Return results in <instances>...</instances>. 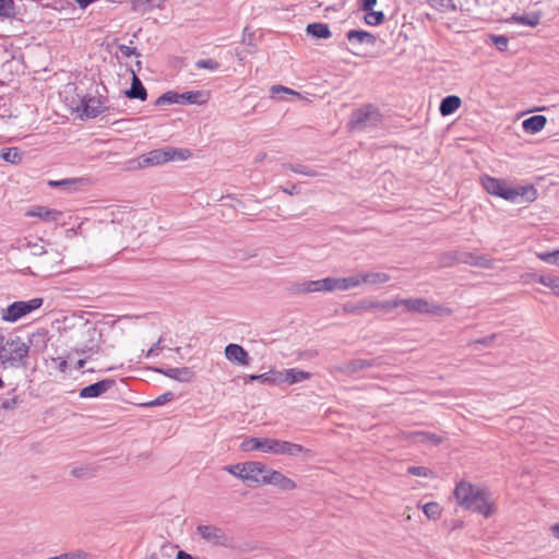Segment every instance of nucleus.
Segmentation results:
<instances>
[{
    "label": "nucleus",
    "mask_w": 559,
    "mask_h": 559,
    "mask_svg": "<svg viewBox=\"0 0 559 559\" xmlns=\"http://www.w3.org/2000/svg\"><path fill=\"white\" fill-rule=\"evenodd\" d=\"M145 226L146 221L142 213L117 211L110 222L102 223L100 242L111 249L124 248L128 240L138 238Z\"/></svg>",
    "instance_id": "nucleus-1"
},
{
    "label": "nucleus",
    "mask_w": 559,
    "mask_h": 559,
    "mask_svg": "<svg viewBox=\"0 0 559 559\" xmlns=\"http://www.w3.org/2000/svg\"><path fill=\"white\" fill-rule=\"evenodd\" d=\"M454 497L462 508L478 512L486 518L495 512L489 492L469 483L460 481L454 489Z\"/></svg>",
    "instance_id": "nucleus-2"
},
{
    "label": "nucleus",
    "mask_w": 559,
    "mask_h": 559,
    "mask_svg": "<svg viewBox=\"0 0 559 559\" xmlns=\"http://www.w3.org/2000/svg\"><path fill=\"white\" fill-rule=\"evenodd\" d=\"M0 335V359L5 367L21 368L27 365L29 346L20 337L11 340L5 345Z\"/></svg>",
    "instance_id": "nucleus-3"
},
{
    "label": "nucleus",
    "mask_w": 559,
    "mask_h": 559,
    "mask_svg": "<svg viewBox=\"0 0 559 559\" xmlns=\"http://www.w3.org/2000/svg\"><path fill=\"white\" fill-rule=\"evenodd\" d=\"M381 122V114L372 105H366L354 110L350 115L348 128L352 131H362L376 128Z\"/></svg>",
    "instance_id": "nucleus-4"
},
{
    "label": "nucleus",
    "mask_w": 559,
    "mask_h": 559,
    "mask_svg": "<svg viewBox=\"0 0 559 559\" xmlns=\"http://www.w3.org/2000/svg\"><path fill=\"white\" fill-rule=\"evenodd\" d=\"M403 307L406 312L430 314L436 317H448L452 310L439 304H433L424 298L403 299Z\"/></svg>",
    "instance_id": "nucleus-5"
},
{
    "label": "nucleus",
    "mask_w": 559,
    "mask_h": 559,
    "mask_svg": "<svg viewBox=\"0 0 559 559\" xmlns=\"http://www.w3.org/2000/svg\"><path fill=\"white\" fill-rule=\"evenodd\" d=\"M264 453L295 457L299 455H310L311 451L290 441L264 438Z\"/></svg>",
    "instance_id": "nucleus-6"
},
{
    "label": "nucleus",
    "mask_w": 559,
    "mask_h": 559,
    "mask_svg": "<svg viewBox=\"0 0 559 559\" xmlns=\"http://www.w3.org/2000/svg\"><path fill=\"white\" fill-rule=\"evenodd\" d=\"M43 298H33L26 301H14L2 310L1 319L7 322H15L24 316L43 306Z\"/></svg>",
    "instance_id": "nucleus-7"
},
{
    "label": "nucleus",
    "mask_w": 559,
    "mask_h": 559,
    "mask_svg": "<svg viewBox=\"0 0 559 559\" xmlns=\"http://www.w3.org/2000/svg\"><path fill=\"white\" fill-rule=\"evenodd\" d=\"M197 533L202 539L213 546L230 547L233 545V538L222 527L216 525H198Z\"/></svg>",
    "instance_id": "nucleus-8"
},
{
    "label": "nucleus",
    "mask_w": 559,
    "mask_h": 559,
    "mask_svg": "<svg viewBox=\"0 0 559 559\" xmlns=\"http://www.w3.org/2000/svg\"><path fill=\"white\" fill-rule=\"evenodd\" d=\"M480 181L488 193L514 202L516 192L511 191V188L507 187L504 181L490 176H483Z\"/></svg>",
    "instance_id": "nucleus-9"
},
{
    "label": "nucleus",
    "mask_w": 559,
    "mask_h": 559,
    "mask_svg": "<svg viewBox=\"0 0 559 559\" xmlns=\"http://www.w3.org/2000/svg\"><path fill=\"white\" fill-rule=\"evenodd\" d=\"M270 471L271 468L261 462H247L245 481H250L258 486H264L266 485Z\"/></svg>",
    "instance_id": "nucleus-10"
},
{
    "label": "nucleus",
    "mask_w": 559,
    "mask_h": 559,
    "mask_svg": "<svg viewBox=\"0 0 559 559\" xmlns=\"http://www.w3.org/2000/svg\"><path fill=\"white\" fill-rule=\"evenodd\" d=\"M295 294L330 293L329 277L316 281H305L293 286Z\"/></svg>",
    "instance_id": "nucleus-11"
},
{
    "label": "nucleus",
    "mask_w": 559,
    "mask_h": 559,
    "mask_svg": "<svg viewBox=\"0 0 559 559\" xmlns=\"http://www.w3.org/2000/svg\"><path fill=\"white\" fill-rule=\"evenodd\" d=\"M78 110L81 111V115L85 116L86 118H95L105 110V107L99 98L91 96L84 97L81 100Z\"/></svg>",
    "instance_id": "nucleus-12"
},
{
    "label": "nucleus",
    "mask_w": 559,
    "mask_h": 559,
    "mask_svg": "<svg viewBox=\"0 0 559 559\" xmlns=\"http://www.w3.org/2000/svg\"><path fill=\"white\" fill-rule=\"evenodd\" d=\"M266 485H273L282 491H293L297 488L295 480L272 468L269 473Z\"/></svg>",
    "instance_id": "nucleus-13"
},
{
    "label": "nucleus",
    "mask_w": 559,
    "mask_h": 559,
    "mask_svg": "<svg viewBox=\"0 0 559 559\" xmlns=\"http://www.w3.org/2000/svg\"><path fill=\"white\" fill-rule=\"evenodd\" d=\"M25 216L37 217L43 222L52 223L60 219V217L62 216V212L55 209L37 205L26 211Z\"/></svg>",
    "instance_id": "nucleus-14"
},
{
    "label": "nucleus",
    "mask_w": 559,
    "mask_h": 559,
    "mask_svg": "<svg viewBox=\"0 0 559 559\" xmlns=\"http://www.w3.org/2000/svg\"><path fill=\"white\" fill-rule=\"evenodd\" d=\"M115 384V381L111 379H105L98 382H95L93 384H90L85 388H83L80 391V397L82 399H91V397H98L105 392H107L112 385Z\"/></svg>",
    "instance_id": "nucleus-15"
},
{
    "label": "nucleus",
    "mask_w": 559,
    "mask_h": 559,
    "mask_svg": "<svg viewBox=\"0 0 559 559\" xmlns=\"http://www.w3.org/2000/svg\"><path fill=\"white\" fill-rule=\"evenodd\" d=\"M330 293L336 290H348L360 285L358 274L347 277H332L329 276Z\"/></svg>",
    "instance_id": "nucleus-16"
},
{
    "label": "nucleus",
    "mask_w": 559,
    "mask_h": 559,
    "mask_svg": "<svg viewBox=\"0 0 559 559\" xmlns=\"http://www.w3.org/2000/svg\"><path fill=\"white\" fill-rule=\"evenodd\" d=\"M225 356L229 361L236 362L240 366L249 365V354L248 352L238 344H228L225 347Z\"/></svg>",
    "instance_id": "nucleus-17"
},
{
    "label": "nucleus",
    "mask_w": 559,
    "mask_h": 559,
    "mask_svg": "<svg viewBox=\"0 0 559 559\" xmlns=\"http://www.w3.org/2000/svg\"><path fill=\"white\" fill-rule=\"evenodd\" d=\"M376 365H377L376 360L353 359V360H349V361L336 367V370L344 374L350 376V374H354L364 369L373 367Z\"/></svg>",
    "instance_id": "nucleus-18"
},
{
    "label": "nucleus",
    "mask_w": 559,
    "mask_h": 559,
    "mask_svg": "<svg viewBox=\"0 0 559 559\" xmlns=\"http://www.w3.org/2000/svg\"><path fill=\"white\" fill-rule=\"evenodd\" d=\"M157 372L174 379L179 382H189L193 379L194 372L189 367H180V368H160L156 369Z\"/></svg>",
    "instance_id": "nucleus-19"
},
{
    "label": "nucleus",
    "mask_w": 559,
    "mask_h": 559,
    "mask_svg": "<svg viewBox=\"0 0 559 559\" xmlns=\"http://www.w3.org/2000/svg\"><path fill=\"white\" fill-rule=\"evenodd\" d=\"M406 439L412 440L417 443H430L433 445H438L443 441L441 436H438L433 432L429 431H413L406 435Z\"/></svg>",
    "instance_id": "nucleus-20"
},
{
    "label": "nucleus",
    "mask_w": 559,
    "mask_h": 559,
    "mask_svg": "<svg viewBox=\"0 0 559 559\" xmlns=\"http://www.w3.org/2000/svg\"><path fill=\"white\" fill-rule=\"evenodd\" d=\"M43 238L26 237L20 240V248L27 249L33 255H44L46 249Z\"/></svg>",
    "instance_id": "nucleus-21"
},
{
    "label": "nucleus",
    "mask_w": 559,
    "mask_h": 559,
    "mask_svg": "<svg viewBox=\"0 0 559 559\" xmlns=\"http://www.w3.org/2000/svg\"><path fill=\"white\" fill-rule=\"evenodd\" d=\"M132 82L129 90L124 92L126 96L131 99H140L145 100L147 97V92L143 86L141 80L135 75L134 71H132Z\"/></svg>",
    "instance_id": "nucleus-22"
},
{
    "label": "nucleus",
    "mask_w": 559,
    "mask_h": 559,
    "mask_svg": "<svg viewBox=\"0 0 559 559\" xmlns=\"http://www.w3.org/2000/svg\"><path fill=\"white\" fill-rule=\"evenodd\" d=\"M346 37L349 41H356L358 44H366L369 46H374L377 43V37L367 31L350 29L347 32Z\"/></svg>",
    "instance_id": "nucleus-23"
},
{
    "label": "nucleus",
    "mask_w": 559,
    "mask_h": 559,
    "mask_svg": "<svg viewBox=\"0 0 559 559\" xmlns=\"http://www.w3.org/2000/svg\"><path fill=\"white\" fill-rule=\"evenodd\" d=\"M360 284H369V285H380L388 283L391 277L388 273L384 272H365L358 274Z\"/></svg>",
    "instance_id": "nucleus-24"
},
{
    "label": "nucleus",
    "mask_w": 559,
    "mask_h": 559,
    "mask_svg": "<svg viewBox=\"0 0 559 559\" xmlns=\"http://www.w3.org/2000/svg\"><path fill=\"white\" fill-rule=\"evenodd\" d=\"M281 380L288 384L302 382L309 380L311 377L309 372L296 368L287 369L283 373H281Z\"/></svg>",
    "instance_id": "nucleus-25"
},
{
    "label": "nucleus",
    "mask_w": 559,
    "mask_h": 559,
    "mask_svg": "<svg viewBox=\"0 0 559 559\" xmlns=\"http://www.w3.org/2000/svg\"><path fill=\"white\" fill-rule=\"evenodd\" d=\"M167 163V147L153 150L143 156V166H155Z\"/></svg>",
    "instance_id": "nucleus-26"
},
{
    "label": "nucleus",
    "mask_w": 559,
    "mask_h": 559,
    "mask_svg": "<svg viewBox=\"0 0 559 559\" xmlns=\"http://www.w3.org/2000/svg\"><path fill=\"white\" fill-rule=\"evenodd\" d=\"M40 264L46 270H53L57 265L62 262V254L56 249H46Z\"/></svg>",
    "instance_id": "nucleus-27"
},
{
    "label": "nucleus",
    "mask_w": 559,
    "mask_h": 559,
    "mask_svg": "<svg viewBox=\"0 0 559 559\" xmlns=\"http://www.w3.org/2000/svg\"><path fill=\"white\" fill-rule=\"evenodd\" d=\"M462 100L459 96L450 95L441 100L439 110L442 116H449L460 108Z\"/></svg>",
    "instance_id": "nucleus-28"
},
{
    "label": "nucleus",
    "mask_w": 559,
    "mask_h": 559,
    "mask_svg": "<svg viewBox=\"0 0 559 559\" xmlns=\"http://www.w3.org/2000/svg\"><path fill=\"white\" fill-rule=\"evenodd\" d=\"M546 122L547 118L545 116H532L523 121V129L528 133H536L545 127Z\"/></svg>",
    "instance_id": "nucleus-29"
},
{
    "label": "nucleus",
    "mask_w": 559,
    "mask_h": 559,
    "mask_svg": "<svg viewBox=\"0 0 559 559\" xmlns=\"http://www.w3.org/2000/svg\"><path fill=\"white\" fill-rule=\"evenodd\" d=\"M307 34L311 35L314 38H329L331 37L332 33L328 26V24L324 23H311L308 24L306 27Z\"/></svg>",
    "instance_id": "nucleus-30"
},
{
    "label": "nucleus",
    "mask_w": 559,
    "mask_h": 559,
    "mask_svg": "<svg viewBox=\"0 0 559 559\" xmlns=\"http://www.w3.org/2000/svg\"><path fill=\"white\" fill-rule=\"evenodd\" d=\"M528 276L535 278L542 285L549 287L552 293L559 297V277L551 275L536 276L535 274H528Z\"/></svg>",
    "instance_id": "nucleus-31"
},
{
    "label": "nucleus",
    "mask_w": 559,
    "mask_h": 559,
    "mask_svg": "<svg viewBox=\"0 0 559 559\" xmlns=\"http://www.w3.org/2000/svg\"><path fill=\"white\" fill-rule=\"evenodd\" d=\"M98 468L92 464H84L81 466H76L71 469V475L75 478L87 479L94 477L97 473Z\"/></svg>",
    "instance_id": "nucleus-32"
},
{
    "label": "nucleus",
    "mask_w": 559,
    "mask_h": 559,
    "mask_svg": "<svg viewBox=\"0 0 559 559\" xmlns=\"http://www.w3.org/2000/svg\"><path fill=\"white\" fill-rule=\"evenodd\" d=\"M181 97V104H205L207 102V96L205 93L201 91H191L180 94Z\"/></svg>",
    "instance_id": "nucleus-33"
},
{
    "label": "nucleus",
    "mask_w": 559,
    "mask_h": 559,
    "mask_svg": "<svg viewBox=\"0 0 559 559\" xmlns=\"http://www.w3.org/2000/svg\"><path fill=\"white\" fill-rule=\"evenodd\" d=\"M376 307H377L376 300L364 299V300H360L359 302H357L354 306H346V307H344V310L346 312H348V313L359 314V313H362V312H366V311L373 310V309H376Z\"/></svg>",
    "instance_id": "nucleus-34"
},
{
    "label": "nucleus",
    "mask_w": 559,
    "mask_h": 559,
    "mask_svg": "<svg viewBox=\"0 0 559 559\" xmlns=\"http://www.w3.org/2000/svg\"><path fill=\"white\" fill-rule=\"evenodd\" d=\"M85 180L81 178H71V179H63V180H50L49 186L50 187H62L68 190H78L80 186L83 185Z\"/></svg>",
    "instance_id": "nucleus-35"
},
{
    "label": "nucleus",
    "mask_w": 559,
    "mask_h": 559,
    "mask_svg": "<svg viewBox=\"0 0 559 559\" xmlns=\"http://www.w3.org/2000/svg\"><path fill=\"white\" fill-rule=\"evenodd\" d=\"M511 191L516 192L514 195V201L518 200L519 197L524 198L526 201L532 202L537 197V191L533 186H525L520 188H511Z\"/></svg>",
    "instance_id": "nucleus-36"
},
{
    "label": "nucleus",
    "mask_w": 559,
    "mask_h": 559,
    "mask_svg": "<svg viewBox=\"0 0 559 559\" xmlns=\"http://www.w3.org/2000/svg\"><path fill=\"white\" fill-rule=\"evenodd\" d=\"M242 451L264 452V438H248L240 444Z\"/></svg>",
    "instance_id": "nucleus-37"
},
{
    "label": "nucleus",
    "mask_w": 559,
    "mask_h": 559,
    "mask_svg": "<svg viewBox=\"0 0 559 559\" xmlns=\"http://www.w3.org/2000/svg\"><path fill=\"white\" fill-rule=\"evenodd\" d=\"M283 168L288 169L295 174L308 176V177H317L319 173L311 169L310 167L301 164H283Z\"/></svg>",
    "instance_id": "nucleus-38"
},
{
    "label": "nucleus",
    "mask_w": 559,
    "mask_h": 559,
    "mask_svg": "<svg viewBox=\"0 0 559 559\" xmlns=\"http://www.w3.org/2000/svg\"><path fill=\"white\" fill-rule=\"evenodd\" d=\"M181 97L182 96L176 92H166L156 99L155 106L160 107L170 104H181Z\"/></svg>",
    "instance_id": "nucleus-39"
},
{
    "label": "nucleus",
    "mask_w": 559,
    "mask_h": 559,
    "mask_svg": "<svg viewBox=\"0 0 559 559\" xmlns=\"http://www.w3.org/2000/svg\"><path fill=\"white\" fill-rule=\"evenodd\" d=\"M0 157L5 162L17 164L22 160V153L16 147H9L0 151Z\"/></svg>",
    "instance_id": "nucleus-40"
},
{
    "label": "nucleus",
    "mask_w": 559,
    "mask_h": 559,
    "mask_svg": "<svg viewBox=\"0 0 559 559\" xmlns=\"http://www.w3.org/2000/svg\"><path fill=\"white\" fill-rule=\"evenodd\" d=\"M512 20L519 24L535 27L539 24L540 14L533 13V14H528V15H513Z\"/></svg>",
    "instance_id": "nucleus-41"
},
{
    "label": "nucleus",
    "mask_w": 559,
    "mask_h": 559,
    "mask_svg": "<svg viewBox=\"0 0 559 559\" xmlns=\"http://www.w3.org/2000/svg\"><path fill=\"white\" fill-rule=\"evenodd\" d=\"M191 156L187 148L167 147V162L170 160H186Z\"/></svg>",
    "instance_id": "nucleus-42"
},
{
    "label": "nucleus",
    "mask_w": 559,
    "mask_h": 559,
    "mask_svg": "<svg viewBox=\"0 0 559 559\" xmlns=\"http://www.w3.org/2000/svg\"><path fill=\"white\" fill-rule=\"evenodd\" d=\"M365 12L366 14L364 16V21L366 22V24L371 26L380 25L381 23H383L385 19L384 13L382 11L370 10Z\"/></svg>",
    "instance_id": "nucleus-43"
},
{
    "label": "nucleus",
    "mask_w": 559,
    "mask_h": 559,
    "mask_svg": "<svg viewBox=\"0 0 559 559\" xmlns=\"http://www.w3.org/2000/svg\"><path fill=\"white\" fill-rule=\"evenodd\" d=\"M423 511L429 520H438L441 515V507L437 502L426 503Z\"/></svg>",
    "instance_id": "nucleus-44"
},
{
    "label": "nucleus",
    "mask_w": 559,
    "mask_h": 559,
    "mask_svg": "<svg viewBox=\"0 0 559 559\" xmlns=\"http://www.w3.org/2000/svg\"><path fill=\"white\" fill-rule=\"evenodd\" d=\"M224 471L228 472L229 474L236 476L237 478L245 481L246 471H247V462L245 463H238L234 465H226L224 467Z\"/></svg>",
    "instance_id": "nucleus-45"
},
{
    "label": "nucleus",
    "mask_w": 559,
    "mask_h": 559,
    "mask_svg": "<svg viewBox=\"0 0 559 559\" xmlns=\"http://www.w3.org/2000/svg\"><path fill=\"white\" fill-rule=\"evenodd\" d=\"M444 258H449L452 262L465 263L473 265L475 257L469 252H455L453 254H447Z\"/></svg>",
    "instance_id": "nucleus-46"
},
{
    "label": "nucleus",
    "mask_w": 559,
    "mask_h": 559,
    "mask_svg": "<svg viewBox=\"0 0 559 559\" xmlns=\"http://www.w3.org/2000/svg\"><path fill=\"white\" fill-rule=\"evenodd\" d=\"M537 258L545 263L559 266V249L550 252H538Z\"/></svg>",
    "instance_id": "nucleus-47"
},
{
    "label": "nucleus",
    "mask_w": 559,
    "mask_h": 559,
    "mask_svg": "<svg viewBox=\"0 0 559 559\" xmlns=\"http://www.w3.org/2000/svg\"><path fill=\"white\" fill-rule=\"evenodd\" d=\"M430 5L439 11H455L456 5L452 0H430Z\"/></svg>",
    "instance_id": "nucleus-48"
},
{
    "label": "nucleus",
    "mask_w": 559,
    "mask_h": 559,
    "mask_svg": "<svg viewBox=\"0 0 559 559\" xmlns=\"http://www.w3.org/2000/svg\"><path fill=\"white\" fill-rule=\"evenodd\" d=\"M376 309H380L383 311H390L392 309H395L397 307H403V299H393V300H384V301H378L376 300Z\"/></svg>",
    "instance_id": "nucleus-49"
},
{
    "label": "nucleus",
    "mask_w": 559,
    "mask_h": 559,
    "mask_svg": "<svg viewBox=\"0 0 559 559\" xmlns=\"http://www.w3.org/2000/svg\"><path fill=\"white\" fill-rule=\"evenodd\" d=\"M407 473L418 477H435V473L432 469L425 466H411L407 469Z\"/></svg>",
    "instance_id": "nucleus-50"
},
{
    "label": "nucleus",
    "mask_w": 559,
    "mask_h": 559,
    "mask_svg": "<svg viewBox=\"0 0 559 559\" xmlns=\"http://www.w3.org/2000/svg\"><path fill=\"white\" fill-rule=\"evenodd\" d=\"M198 69H206L215 71L219 68V63L214 59H200L195 62Z\"/></svg>",
    "instance_id": "nucleus-51"
},
{
    "label": "nucleus",
    "mask_w": 559,
    "mask_h": 559,
    "mask_svg": "<svg viewBox=\"0 0 559 559\" xmlns=\"http://www.w3.org/2000/svg\"><path fill=\"white\" fill-rule=\"evenodd\" d=\"M490 39L499 51L507 50L509 39L504 35H491Z\"/></svg>",
    "instance_id": "nucleus-52"
},
{
    "label": "nucleus",
    "mask_w": 559,
    "mask_h": 559,
    "mask_svg": "<svg viewBox=\"0 0 559 559\" xmlns=\"http://www.w3.org/2000/svg\"><path fill=\"white\" fill-rule=\"evenodd\" d=\"M173 399H174V393L166 392V393L159 395L158 397H156L154 401L148 402L144 405L145 406H160V405H164L165 403L171 401Z\"/></svg>",
    "instance_id": "nucleus-53"
},
{
    "label": "nucleus",
    "mask_w": 559,
    "mask_h": 559,
    "mask_svg": "<svg viewBox=\"0 0 559 559\" xmlns=\"http://www.w3.org/2000/svg\"><path fill=\"white\" fill-rule=\"evenodd\" d=\"M271 93H272V97H277V94L280 93H284V94H290V95H295V96H300L299 93L288 88V87H285V86H282V85H274L272 86L271 88Z\"/></svg>",
    "instance_id": "nucleus-54"
},
{
    "label": "nucleus",
    "mask_w": 559,
    "mask_h": 559,
    "mask_svg": "<svg viewBox=\"0 0 559 559\" xmlns=\"http://www.w3.org/2000/svg\"><path fill=\"white\" fill-rule=\"evenodd\" d=\"M227 199L231 201V203L228 204L230 207H233L235 210H239L240 209L242 214H247V212L243 209V204H242V202L239 199H237V198H235L233 195H223L221 198V200H227Z\"/></svg>",
    "instance_id": "nucleus-55"
},
{
    "label": "nucleus",
    "mask_w": 559,
    "mask_h": 559,
    "mask_svg": "<svg viewBox=\"0 0 559 559\" xmlns=\"http://www.w3.org/2000/svg\"><path fill=\"white\" fill-rule=\"evenodd\" d=\"M473 265L484 267V269H491L493 266V261L479 255V257H475V260L473 261Z\"/></svg>",
    "instance_id": "nucleus-56"
},
{
    "label": "nucleus",
    "mask_w": 559,
    "mask_h": 559,
    "mask_svg": "<svg viewBox=\"0 0 559 559\" xmlns=\"http://www.w3.org/2000/svg\"><path fill=\"white\" fill-rule=\"evenodd\" d=\"M254 33L249 27H245L242 33V43L249 46H253Z\"/></svg>",
    "instance_id": "nucleus-57"
},
{
    "label": "nucleus",
    "mask_w": 559,
    "mask_h": 559,
    "mask_svg": "<svg viewBox=\"0 0 559 559\" xmlns=\"http://www.w3.org/2000/svg\"><path fill=\"white\" fill-rule=\"evenodd\" d=\"M11 0H0V16H9L11 13Z\"/></svg>",
    "instance_id": "nucleus-58"
},
{
    "label": "nucleus",
    "mask_w": 559,
    "mask_h": 559,
    "mask_svg": "<svg viewBox=\"0 0 559 559\" xmlns=\"http://www.w3.org/2000/svg\"><path fill=\"white\" fill-rule=\"evenodd\" d=\"M119 51L121 52V55L123 57H131V56H139V53L136 52V49L134 47H129L127 45H120L119 46Z\"/></svg>",
    "instance_id": "nucleus-59"
},
{
    "label": "nucleus",
    "mask_w": 559,
    "mask_h": 559,
    "mask_svg": "<svg viewBox=\"0 0 559 559\" xmlns=\"http://www.w3.org/2000/svg\"><path fill=\"white\" fill-rule=\"evenodd\" d=\"M496 338H497V335L496 334H491V335L486 336V337L477 338V340L473 341V343L481 344L484 346H490L495 342Z\"/></svg>",
    "instance_id": "nucleus-60"
},
{
    "label": "nucleus",
    "mask_w": 559,
    "mask_h": 559,
    "mask_svg": "<svg viewBox=\"0 0 559 559\" xmlns=\"http://www.w3.org/2000/svg\"><path fill=\"white\" fill-rule=\"evenodd\" d=\"M359 9L362 11H370L377 3V0H359Z\"/></svg>",
    "instance_id": "nucleus-61"
},
{
    "label": "nucleus",
    "mask_w": 559,
    "mask_h": 559,
    "mask_svg": "<svg viewBox=\"0 0 559 559\" xmlns=\"http://www.w3.org/2000/svg\"><path fill=\"white\" fill-rule=\"evenodd\" d=\"M160 343L162 337L158 338V341L146 352L145 357H152L154 355H157L158 350L160 349Z\"/></svg>",
    "instance_id": "nucleus-62"
},
{
    "label": "nucleus",
    "mask_w": 559,
    "mask_h": 559,
    "mask_svg": "<svg viewBox=\"0 0 559 559\" xmlns=\"http://www.w3.org/2000/svg\"><path fill=\"white\" fill-rule=\"evenodd\" d=\"M249 380L266 382V381H270L271 379L269 377V373H262V374H251V376H249Z\"/></svg>",
    "instance_id": "nucleus-63"
},
{
    "label": "nucleus",
    "mask_w": 559,
    "mask_h": 559,
    "mask_svg": "<svg viewBox=\"0 0 559 559\" xmlns=\"http://www.w3.org/2000/svg\"><path fill=\"white\" fill-rule=\"evenodd\" d=\"M17 401L15 397L11 399V400H5L3 403H2V408L4 409H12L15 407Z\"/></svg>",
    "instance_id": "nucleus-64"
}]
</instances>
